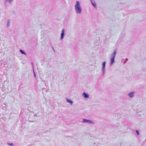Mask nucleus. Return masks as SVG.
I'll return each instance as SVG.
<instances>
[{"label": "nucleus", "instance_id": "5", "mask_svg": "<svg viewBox=\"0 0 146 146\" xmlns=\"http://www.w3.org/2000/svg\"><path fill=\"white\" fill-rule=\"evenodd\" d=\"M65 35V30L64 29H63L62 31V32L61 33L60 35L61 36L60 38V39L61 40L63 39Z\"/></svg>", "mask_w": 146, "mask_h": 146}, {"label": "nucleus", "instance_id": "8", "mask_svg": "<svg viewBox=\"0 0 146 146\" xmlns=\"http://www.w3.org/2000/svg\"><path fill=\"white\" fill-rule=\"evenodd\" d=\"M90 2L92 4L95 8H96V4L95 1L94 0H90Z\"/></svg>", "mask_w": 146, "mask_h": 146}, {"label": "nucleus", "instance_id": "2", "mask_svg": "<svg viewBox=\"0 0 146 146\" xmlns=\"http://www.w3.org/2000/svg\"><path fill=\"white\" fill-rule=\"evenodd\" d=\"M80 3L78 1H76L75 5V10H82V8L80 5Z\"/></svg>", "mask_w": 146, "mask_h": 146}, {"label": "nucleus", "instance_id": "4", "mask_svg": "<svg viewBox=\"0 0 146 146\" xmlns=\"http://www.w3.org/2000/svg\"><path fill=\"white\" fill-rule=\"evenodd\" d=\"M83 122L88 123L90 124H94V123L90 120H88L86 119H83Z\"/></svg>", "mask_w": 146, "mask_h": 146}, {"label": "nucleus", "instance_id": "13", "mask_svg": "<svg viewBox=\"0 0 146 146\" xmlns=\"http://www.w3.org/2000/svg\"><path fill=\"white\" fill-rule=\"evenodd\" d=\"M32 65H33V73H34V76L35 78H36L35 73V72L34 70V68H33L34 65H33V63H32Z\"/></svg>", "mask_w": 146, "mask_h": 146}, {"label": "nucleus", "instance_id": "18", "mask_svg": "<svg viewBox=\"0 0 146 146\" xmlns=\"http://www.w3.org/2000/svg\"><path fill=\"white\" fill-rule=\"evenodd\" d=\"M52 48H53V49H54V48H53V47H52ZM54 52H55V50H54Z\"/></svg>", "mask_w": 146, "mask_h": 146}, {"label": "nucleus", "instance_id": "12", "mask_svg": "<svg viewBox=\"0 0 146 146\" xmlns=\"http://www.w3.org/2000/svg\"><path fill=\"white\" fill-rule=\"evenodd\" d=\"M76 13L78 14H80L82 12V10H75Z\"/></svg>", "mask_w": 146, "mask_h": 146}, {"label": "nucleus", "instance_id": "11", "mask_svg": "<svg viewBox=\"0 0 146 146\" xmlns=\"http://www.w3.org/2000/svg\"><path fill=\"white\" fill-rule=\"evenodd\" d=\"M11 22L10 20H9L7 21V27H9L10 25Z\"/></svg>", "mask_w": 146, "mask_h": 146}, {"label": "nucleus", "instance_id": "16", "mask_svg": "<svg viewBox=\"0 0 146 146\" xmlns=\"http://www.w3.org/2000/svg\"><path fill=\"white\" fill-rule=\"evenodd\" d=\"M12 0H6V1L7 2V1L9 2V3H11L12 2Z\"/></svg>", "mask_w": 146, "mask_h": 146}, {"label": "nucleus", "instance_id": "14", "mask_svg": "<svg viewBox=\"0 0 146 146\" xmlns=\"http://www.w3.org/2000/svg\"><path fill=\"white\" fill-rule=\"evenodd\" d=\"M128 60V58H126L125 60V61H124V62H123V64H125Z\"/></svg>", "mask_w": 146, "mask_h": 146}, {"label": "nucleus", "instance_id": "7", "mask_svg": "<svg viewBox=\"0 0 146 146\" xmlns=\"http://www.w3.org/2000/svg\"><path fill=\"white\" fill-rule=\"evenodd\" d=\"M82 96H83L85 98H89V95L88 93H86L85 92H84L82 94Z\"/></svg>", "mask_w": 146, "mask_h": 146}, {"label": "nucleus", "instance_id": "17", "mask_svg": "<svg viewBox=\"0 0 146 146\" xmlns=\"http://www.w3.org/2000/svg\"><path fill=\"white\" fill-rule=\"evenodd\" d=\"M136 133L138 134V135H139V132L138 131H136Z\"/></svg>", "mask_w": 146, "mask_h": 146}, {"label": "nucleus", "instance_id": "9", "mask_svg": "<svg viewBox=\"0 0 146 146\" xmlns=\"http://www.w3.org/2000/svg\"><path fill=\"white\" fill-rule=\"evenodd\" d=\"M66 101L67 102L70 103L71 105L72 104L73 102L71 100L68 99H67Z\"/></svg>", "mask_w": 146, "mask_h": 146}, {"label": "nucleus", "instance_id": "6", "mask_svg": "<svg viewBox=\"0 0 146 146\" xmlns=\"http://www.w3.org/2000/svg\"><path fill=\"white\" fill-rule=\"evenodd\" d=\"M135 92H132L129 93L127 95V96L129 98H132L134 97Z\"/></svg>", "mask_w": 146, "mask_h": 146}, {"label": "nucleus", "instance_id": "15", "mask_svg": "<svg viewBox=\"0 0 146 146\" xmlns=\"http://www.w3.org/2000/svg\"><path fill=\"white\" fill-rule=\"evenodd\" d=\"M7 144L13 146V144L12 143H7Z\"/></svg>", "mask_w": 146, "mask_h": 146}, {"label": "nucleus", "instance_id": "1", "mask_svg": "<svg viewBox=\"0 0 146 146\" xmlns=\"http://www.w3.org/2000/svg\"><path fill=\"white\" fill-rule=\"evenodd\" d=\"M117 51L114 50L113 52L111 54L110 58V65H112L115 63V58L116 56Z\"/></svg>", "mask_w": 146, "mask_h": 146}, {"label": "nucleus", "instance_id": "3", "mask_svg": "<svg viewBox=\"0 0 146 146\" xmlns=\"http://www.w3.org/2000/svg\"><path fill=\"white\" fill-rule=\"evenodd\" d=\"M106 64V62L104 61L102 63V71L103 72V74H104L105 71V66Z\"/></svg>", "mask_w": 146, "mask_h": 146}, {"label": "nucleus", "instance_id": "10", "mask_svg": "<svg viewBox=\"0 0 146 146\" xmlns=\"http://www.w3.org/2000/svg\"><path fill=\"white\" fill-rule=\"evenodd\" d=\"M19 51H20V52H21V53L22 54L25 55H26V54L25 53V52L23 50H19Z\"/></svg>", "mask_w": 146, "mask_h": 146}]
</instances>
